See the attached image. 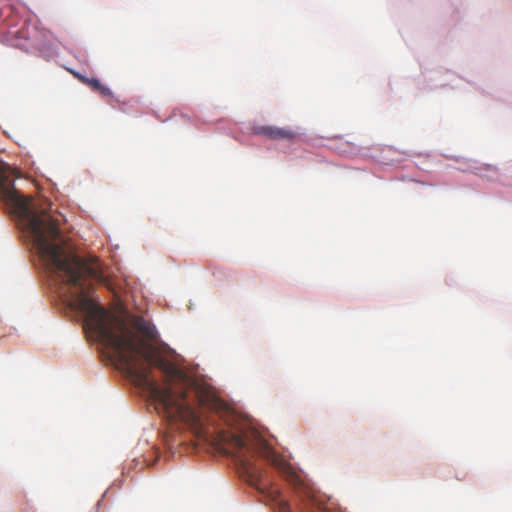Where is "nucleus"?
I'll use <instances>...</instances> for the list:
<instances>
[{
	"mask_svg": "<svg viewBox=\"0 0 512 512\" xmlns=\"http://www.w3.org/2000/svg\"><path fill=\"white\" fill-rule=\"evenodd\" d=\"M0 199L17 217L18 224L33 243L47 272L64 286L63 301L84 318V328L95 340H114V313L90 298L92 281L108 286L99 260L81 258L66 247L60 230L63 216L49 208L36 206L32 198L14 188L13 179L0 166Z\"/></svg>",
	"mask_w": 512,
	"mask_h": 512,
	"instance_id": "obj_1",
	"label": "nucleus"
},
{
	"mask_svg": "<svg viewBox=\"0 0 512 512\" xmlns=\"http://www.w3.org/2000/svg\"><path fill=\"white\" fill-rule=\"evenodd\" d=\"M215 445L220 452L235 459L240 473L251 485H258L262 478V470L255 464L256 456L264 458L283 473L288 474L291 471L288 461L257 432L242 436L221 430L217 434Z\"/></svg>",
	"mask_w": 512,
	"mask_h": 512,
	"instance_id": "obj_2",
	"label": "nucleus"
},
{
	"mask_svg": "<svg viewBox=\"0 0 512 512\" xmlns=\"http://www.w3.org/2000/svg\"><path fill=\"white\" fill-rule=\"evenodd\" d=\"M253 133L270 140H285L291 142L296 138V133L291 129L269 125L255 126Z\"/></svg>",
	"mask_w": 512,
	"mask_h": 512,
	"instance_id": "obj_3",
	"label": "nucleus"
},
{
	"mask_svg": "<svg viewBox=\"0 0 512 512\" xmlns=\"http://www.w3.org/2000/svg\"><path fill=\"white\" fill-rule=\"evenodd\" d=\"M132 327L137 330L142 336L148 340H155L157 338V331L155 327L143 317L134 316L131 320Z\"/></svg>",
	"mask_w": 512,
	"mask_h": 512,
	"instance_id": "obj_4",
	"label": "nucleus"
},
{
	"mask_svg": "<svg viewBox=\"0 0 512 512\" xmlns=\"http://www.w3.org/2000/svg\"><path fill=\"white\" fill-rule=\"evenodd\" d=\"M77 78L85 85L89 86L93 91L98 92L102 97H111L112 91L104 86L97 78H88L86 76L77 74Z\"/></svg>",
	"mask_w": 512,
	"mask_h": 512,
	"instance_id": "obj_5",
	"label": "nucleus"
}]
</instances>
